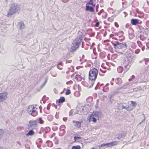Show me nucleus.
Listing matches in <instances>:
<instances>
[{
  "label": "nucleus",
  "mask_w": 149,
  "mask_h": 149,
  "mask_svg": "<svg viewBox=\"0 0 149 149\" xmlns=\"http://www.w3.org/2000/svg\"><path fill=\"white\" fill-rule=\"evenodd\" d=\"M98 73V70L94 68L90 70L89 73V87H92L95 83V81L97 78Z\"/></svg>",
  "instance_id": "f257e3e1"
},
{
  "label": "nucleus",
  "mask_w": 149,
  "mask_h": 149,
  "mask_svg": "<svg viewBox=\"0 0 149 149\" xmlns=\"http://www.w3.org/2000/svg\"><path fill=\"white\" fill-rule=\"evenodd\" d=\"M112 43L114 47L116 49H124V50H126L127 47V45L126 42H122L121 40L119 41H116L114 43Z\"/></svg>",
  "instance_id": "f03ea898"
},
{
  "label": "nucleus",
  "mask_w": 149,
  "mask_h": 149,
  "mask_svg": "<svg viewBox=\"0 0 149 149\" xmlns=\"http://www.w3.org/2000/svg\"><path fill=\"white\" fill-rule=\"evenodd\" d=\"M82 39L81 36H79L73 41L72 43L73 45L72 46L71 50V52L74 51L78 48L81 42Z\"/></svg>",
  "instance_id": "7ed1b4c3"
},
{
  "label": "nucleus",
  "mask_w": 149,
  "mask_h": 149,
  "mask_svg": "<svg viewBox=\"0 0 149 149\" xmlns=\"http://www.w3.org/2000/svg\"><path fill=\"white\" fill-rule=\"evenodd\" d=\"M19 10V6L17 4H13L11 5L7 16L8 17H11L12 15L18 12Z\"/></svg>",
  "instance_id": "20e7f679"
},
{
  "label": "nucleus",
  "mask_w": 149,
  "mask_h": 149,
  "mask_svg": "<svg viewBox=\"0 0 149 149\" xmlns=\"http://www.w3.org/2000/svg\"><path fill=\"white\" fill-rule=\"evenodd\" d=\"M139 32L143 33V34H141L140 36V38L142 40H144L145 39L147 38L148 30L147 28H144L142 26L139 27Z\"/></svg>",
  "instance_id": "39448f33"
},
{
  "label": "nucleus",
  "mask_w": 149,
  "mask_h": 149,
  "mask_svg": "<svg viewBox=\"0 0 149 149\" xmlns=\"http://www.w3.org/2000/svg\"><path fill=\"white\" fill-rule=\"evenodd\" d=\"M27 126L29 128L35 129L38 126L37 121L35 120H31L29 121Z\"/></svg>",
  "instance_id": "423d86ee"
},
{
  "label": "nucleus",
  "mask_w": 149,
  "mask_h": 149,
  "mask_svg": "<svg viewBox=\"0 0 149 149\" xmlns=\"http://www.w3.org/2000/svg\"><path fill=\"white\" fill-rule=\"evenodd\" d=\"M123 63L125 69H126V70H125V72L129 70L132 64V61H130L127 58L126 60H124Z\"/></svg>",
  "instance_id": "0eeeda50"
},
{
  "label": "nucleus",
  "mask_w": 149,
  "mask_h": 149,
  "mask_svg": "<svg viewBox=\"0 0 149 149\" xmlns=\"http://www.w3.org/2000/svg\"><path fill=\"white\" fill-rule=\"evenodd\" d=\"M8 93H0V102H2L6 99V95Z\"/></svg>",
  "instance_id": "6e6552de"
},
{
  "label": "nucleus",
  "mask_w": 149,
  "mask_h": 149,
  "mask_svg": "<svg viewBox=\"0 0 149 149\" xmlns=\"http://www.w3.org/2000/svg\"><path fill=\"white\" fill-rule=\"evenodd\" d=\"M142 21L137 19H132L131 20V23L133 25H136L137 24L141 23Z\"/></svg>",
  "instance_id": "1a4fd4ad"
},
{
  "label": "nucleus",
  "mask_w": 149,
  "mask_h": 149,
  "mask_svg": "<svg viewBox=\"0 0 149 149\" xmlns=\"http://www.w3.org/2000/svg\"><path fill=\"white\" fill-rule=\"evenodd\" d=\"M27 111L29 115H31L33 116H36L38 114V112L36 110H33L31 111H30L29 110H28Z\"/></svg>",
  "instance_id": "9d476101"
},
{
  "label": "nucleus",
  "mask_w": 149,
  "mask_h": 149,
  "mask_svg": "<svg viewBox=\"0 0 149 149\" xmlns=\"http://www.w3.org/2000/svg\"><path fill=\"white\" fill-rule=\"evenodd\" d=\"M92 115L98 119L99 117L101 116V113L100 111H96L93 112Z\"/></svg>",
  "instance_id": "9b49d317"
},
{
  "label": "nucleus",
  "mask_w": 149,
  "mask_h": 149,
  "mask_svg": "<svg viewBox=\"0 0 149 149\" xmlns=\"http://www.w3.org/2000/svg\"><path fill=\"white\" fill-rule=\"evenodd\" d=\"M85 10L86 11H89L91 12H94V8L93 7L89 6L87 4L86 5Z\"/></svg>",
  "instance_id": "f8f14e48"
},
{
  "label": "nucleus",
  "mask_w": 149,
  "mask_h": 149,
  "mask_svg": "<svg viewBox=\"0 0 149 149\" xmlns=\"http://www.w3.org/2000/svg\"><path fill=\"white\" fill-rule=\"evenodd\" d=\"M123 31H121L117 34V35L119 37V38H121V39H118L119 40H122L124 39L125 37L123 35Z\"/></svg>",
  "instance_id": "ddd939ff"
},
{
  "label": "nucleus",
  "mask_w": 149,
  "mask_h": 149,
  "mask_svg": "<svg viewBox=\"0 0 149 149\" xmlns=\"http://www.w3.org/2000/svg\"><path fill=\"white\" fill-rule=\"evenodd\" d=\"M97 118H96L95 117L93 116L92 115H91V116H90L88 118V120L90 121L91 120L94 123H95L96 122L97 119Z\"/></svg>",
  "instance_id": "4468645a"
},
{
  "label": "nucleus",
  "mask_w": 149,
  "mask_h": 149,
  "mask_svg": "<svg viewBox=\"0 0 149 149\" xmlns=\"http://www.w3.org/2000/svg\"><path fill=\"white\" fill-rule=\"evenodd\" d=\"M115 81L116 84L120 86L122 83V81L120 78H118L115 79Z\"/></svg>",
  "instance_id": "2eb2a0df"
},
{
  "label": "nucleus",
  "mask_w": 149,
  "mask_h": 149,
  "mask_svg": "<svg viewBox=\"0 0 149 149\" xmlns=\"http://www.w3.org/2000/svg\"><path fill=\"white\" fill-rule=\"evenodd\" d=\"M65 101V99L63 97H61L58 100H56V102L59 103H63Z\"/></svg>",
  "instance_id": "dca6fc26"
},
{
  "label": "nucleus",
  "mask_w": 149,
  "mask_h": 149,
  "mask_svg": "<svg viewBox=\"0 0 149 149\" xmlns=\"http://www.w3.org/2000/svg\"><path fill=\"white\" fill-rule=\"evenodd\" d=\"M131 55H130V56H129V57H127V58L130 61H131L132 62V63H134V60L136 58V56H131Z\"/></svg>",
  "instance_id": "f3484780"
},
{
  "label": "nucleus",
  "mask_w": 149,
  "mask_h": 149,
  "mask_svg": "<svg viewBox=\"0 0 149 149\" xmlns=\"http://www.w3.org/2000/svg\"><path fill=\"white\" fill-rule=\"evenodd\" d=\"M35 133L33 130H31L27 133L26 134V136H32Z\"/></svg>",
  "instance_id": "a211bd4d"
},
{
  "label": "nucleus",
  "mask_w": 149,
  "mask_h": 149,
  "mask_svg": "<svg viewBox=\"0 0 149 149\" xmlns=\"http://www.w3.org/2000/svg\"><path fill=\"white\" fill-rule=\"evenodd\" d=\"M75 122L76 123L74 125L75 126H76L78 128H80L81 127V122H79V121H74V122Z\"/></svg>",
  "instance_id": "6ab92c4d"
},
{
  "label": "nucleus",
  "mask_w": 149,
  "mask_h": 149,
  "mask_svg": "<svg viewBox=\"0 0 149 149\" xmlns=\"http://www.w3.org/2000/svg\"><path fill=\"white\" fill-rule=\"evenodd\" d=\"M18 24L19 25V28L21 29H24V24L23 22H21L18 23Z\"/></svg>",
  "instance_id": "aec40b11"
},
{
  "label": "nucleus",
  "mask_w": 149,
  "mask_h": 149,
  "mask_svg": "<svg viewBox=\"0 0 149 149\" xmlns=\"http://www.w3.org/2000/svg\"><path fill=\"white\" fill-rule=\"evenodd\" d=\"M75 79L78 81H80L81 80L82 77L80 75L77 74L76 75Z\"/></svg>",
  "instance_id": "412c9836"
},
{
  "label": "nucleus",
  "mask_w": 149,
  "mask_h": 149,
  "mask_svg": "<svg viewBox=\"0 0 149 149\" xmlns=\"http://www.w3.org/2000/svg\"><path fill=\"white\" fill-rule=\"evenodd\" d=\"M36 120L37 121V123H38L40 124H43L44 123V121L41 118L37 119Z\"/></svg>",
  "instance_id": "4be33fe9"
},
{
  "label": "nucleus",
  "mask_w": 149,
  "mask_h": 149,
  "mask_svg": "<svg viewBox=\"0 0 149 149\" xmlns=\"http://www.w3.org/2000/svg\"><path fill=\"white\" fill-rule=\"evenodd\" d=\"M123 70V68L121 66H119L117 68V71L119 73H122Z\"/></svg>",
  "instance_id": "5701e85b"
},
{
  "label": "nucleus",
  "mask_w": 149,
  "mask_h": 149,
  "mask_svg": "<svg viewBox=\"0 0 149 149\" xmlns=\"http://www.w3.org/2000/svg\"><path fill=\"white\" fill-rule=\"evenodd\" d=\"M46 143L47 146H48V147H52L53 144L52 142L51 141H47Z\"/></svg>",
  "instance_id": "b1692460"
},
{
  "label": "nucleus",
  "mask_w": 149,
  "mask_h": 149,
  "mask_svg": "<svg viewBox=\"0 0 149 149\" xmlns=\"http://www.w3.org/2000/svg\"><path fill=\"white\" fill-rule=\"evenodd\" d=\"M131 105H132V107L133 108V109H134L137 104L135 102L133 101H131Z\"/></svg>",
  "instance_id": "393cba45"
},
{
  "label": "nucleus",
  "mask_w": 149,
  "mask_h": 149,
  "mask_svg": "<svg viewBox=\"0 0 149 149\" xmlns=\"http://www.w3.org/2000/svg\"><path fill=\"white\" fill-rule=\"evenodd\" d=\"M65 131L60 130L59 132V135L60 136H63L64 135Z\"/></svg>",
  "instance_id": "a878e982"
},
{
  "label": "nucleus",
  "mask_w": 149,
  "mask_h": 149,
  "mask_svg": "<svg viewBox=\"0 0 149 149\" xmlns=\"http://www.w3.org/2000/svg\"><path fill=\"white\" fill-rule=\"evenodd\" d=\"M50 73L54 77H55L57 75V73L55 71H51Z\"/></svg>",
  "instance_id": "bb28decb"
},
{
  "label": "nucleus",
  "mask_w": 149,
  "mask_h": 149,
  "mask_svg": "<svg viewBox=\"0 0 149 149\" xmlns=\"http://www.w3.org/2000/svg\"><path fill=\"white\" fill-rule=\"evenodd\" d=\"M109 87H106L104 86L103 89V91L104 92H107L109 91Z\"/></svg>",
  "instance_id": "cd10ccee"
},
{
  "label": "nucleus",
  "mask_w": 149,
  "mask_h": 149,
  "mask_svg": "<svg viewBox=\"0 0 149 149\" xmlns=\"http://www.w3.org/2000/svg\"><path fill=\"white\" fill-rule=\"evenodd\" d=\"M72 149H80L81 147L79 146H73L72 148Z\"/></svg>",
  "instance_id": "c85d7f7f"
},
{
  "label": "nucleus",
  "mask_w": 149,
  "mask_h": 149,
  "mask_svg": "<svg viewBox=\"0 0 149 149\" xmlns=\"http://www.w3.org/2000/svg\"><path fill=\"white\" fill-rule=\"evenodd\" d=\"M111 143L112 146H113L117 145L118 144V141H114Z\"/></svg>",
  "instance_id": "c756f323"
},
{
  "label": "nucleus",
  "mask_w": 149,
  "mask_h": 149,
  "mask_svg": "<svg viewBox=\"0 0 149 149\" xmlns=\"http://www.w3.org/2000/svg\"><path fill=\"white\" fill-rule=\"evenodd\" d=\"M107 147L106 143H103L101 145H99L98 146V147L99 148H101L102 147Z\"/></svg>",
  "instance_id": "7c9ffc66"
},
{
  "label": "nucleus",
  "mask_w": 149,
  "mask_h": 149,
  "mask_svg": "<svg viewBox=\"0 0 149 149\" xmlns=\"http://www.w3.org/2000/svg\"><path fill=\"white\" fill-rule=\"evenodd\" d=\"M133 109L131 107H129V106H128L127 107V108L126 109L128 111H130L132 110Z\"/></svg>",
  "instance_id": "2f4dec72"
},
{
  "label": "nucleus",
  "mask_w": 149,
  "mask_h": 149,
  "mask_svg": "<svg viewBox=\"0 0 149 149\" xmlns=\"http://www.w3.org/2000/svg\"><path fill=\"white\" fill-rule=\"evenodd\" d=\"M58 129V127L56 125H53L52 127V130L54 131H55L57 130Z\"/></svg>",
  "instance_id": "473e14b6"
},
{
  "label": "nucleus",
  "mask_w": 149,
  "mask_h": 149,
  "mask_svg": "<svg viewBox=\"0 0 149 149\" xmlns=\"http://www.w3.org/2000/svg\"><path fill=\"white\" fill-rule=\"evenodd\" d=\"M71 93L69 89H67L65 92V94L66 95H69Z\"/></svg>",
  "instance_id": "72a5a7b5"
},
{
  "label": "nucleus",
  "mask_w": 149,
  "mask_h": 149,
  "mask_svg": "<svg viewBox=\"0 0 149 149\" xmlns=\"http://www.w3.org/2000/svg\"><path fill=\"white\" fill-rule=\"evenodd\" d=\"M92 99L91 97H88L86 99V101L88 102H90L92 101Z\"/></svg>",
  "instance_id": "f704fd0d"
},
{
  "label": "nucleus",
  "mask_w": 149,
  "mask_h": 149,
  "mask_svg": "<svg viewBox=\"0 0 149 149\" xmlns=\"http://www.w3.org/2000/svg\"><path fill=\"white\" fill-rule=\"evenodd\" d=\"M74 141H75L76 140H77L81 139V137L79 136H74Z\"/></svg>",
  "instance_id": "c9c22d12"
},
{
  "label": "nucleus",
  "mask_w": 149,
  "mask_h": 149,
  "mask_svg": "<svg viewBox=\"0 0 149 149\" xmlns=\"http://www.w3.org/2000/svg\"><path fill=\"white\" fill-rule=\"evenodd\" d=\"M118 56L116 54H114L112 56V58L113 59H114L117 58Z\"/></svg>",
  "instance_id": "e433bc0d"
},
{
  "label": "nucleus",
  "mask_w": 149,
  "mask_h": 149,
  "mask_svg": "<svg viewBox=\"0 0 149 149\" xmlns=\"http://www.w3.org/2000/svg\"><path fill=\"white\" fill-rule=\"evenodd\" d=\"M107 147H112V144L111 143H106Z\"/></svg>",
  "instance_id": "4c0bfd02"
},
{
  "label": "nucleus",
  "mask_w": 149,
  "mask_h": 149,
  "mask_svg": "<svg viewBox=\"0 0 149 149\" xmlns=\"http://www.w3.org/2000/svg\"><path fill=\"white\" fill-rule=\"evenodd\" d=\"M51 105V104L50 103H49V104H48L47 107V108H45L46 109L49 110L50 109V107Z\"/></svg>",
  "instance_id": "58836bf2"
},
{
  "label": "nucleus",
  "mask_w": 149,
  "mask_h": 149,
  "mask_svg": "<svg viewBox=\"0 0 149 149\" xmlns=\"http://www.w3.org/2000/svg\"><path fill=\"white\" fill-rule=\"evenodd\" d=\"M142 115H143L144 118L142 120V121L138 124L139 125L141 124L142 123L144 122L145 121V120L146 119L145 117L144 114H143Z\"/></svg>",
  "instance_id": "ea45409f"
},
{
  "label": "nucleus",
  "mask_w": 149,
  "mask_h": 149,
  "mask_svg": "<svg viewBox=\"0 0 149 149\" xmlns=\"http://www.w3.org/2000/svg\"><path fill=\"white\" fill-rule=\"evenodd\" d=\"M44 112L46 114H49L50 113V111H49V110H48L47 111H46V109L45 108H44Z\"/></svg>",
  "instance_id": "a19ab883"
},
{
  "label": "nucleus",
  "mask_w": 149,
  "mask_h": 149,
  "mask_svg": "<svg viewBox=\"0 0 149 149\" xmlns=\"http://www.w3.org/2000/svg\"><path fill=\"white\" fill-rule=\"evenodd\" d=\"M120 106L122 107V109H126L127 108V107L128 106L127 105L125 106L123 104H121Z\"/></svg>",
  "instance_id": "79ce46f5"
},
{
  "label": "nucleus",
  "mask_w": 149,
  "mask_h": 149,
  "mask_svg": "<svg viewBox=\"0 0 149 149\" xmlns=\"http://www.w3.org/2000/svg\"><path fill=\"white\" fill-rule=\"evenodd\" d=\"M104 12V10L103 9L101 10L100 12L98 13V14L99 15H101L102 13Z\"/></svg>",
  "instance_id": "37998d69"
},
{
  "label": "nucleus",
  "mask_w": 149,
  "mask_h": 149,
  "mask_svg": "<svg viewBox=\"0 0 149 149\" xmlns=\"http://www.w3.org/2000/svg\"><path fill=\"white\" fill-rule=\"evenodd\" d=\"M32 109V105H30L27 108V110H28Z\"/></svg>",
  "instance_id": "c03bdc74"
},
{
  "label": "nucleus",
  "mask_w": 149,
  "mask_h": 149,
  "mask_svg": "<svg viewBox=\"0 0 149 149\" xmlns=\"http://www.w3.org/2000/svg\"><path fill=\"white\" fill-rule=\"evenodd\" d=\"M37 141L39 143H41L42 142V141L40 138H38L37 139Z\"/></svg>",
  "instance_id": "a18cd8bd"
},
{
  "label": "nucleus",
  "mask_w": 149,
  "mask_h": 149,
  "mask_svg": "<svg viewBox=\"0 0 149 149\" xmlns=\"http://www.w3.org/2000/svg\"><path fill=\"white\" fill-rule=\"evenodd\" d=\"M65 126L64 125H61L60 127V129H65Z\"/></svg>",
  "instance_id": "49530a36"
},
{
  "label": "nucleus",
  "mask_w": 149,
  "mask_h": 149,
  "mask_svg": "<svg viewBox=\"0 0 149 149\" xmlns=\"http://www.w3.org/2000/svg\"><path fill=\"white\" fill-rule=\"evenodd\" d=\"M140 51V50L139 49H136V50L135 51V54H138L139 52Z\"/></svg>",
  "instance_id": "de8ad7c7"
},
{
  "label": "nucleus",
  "mask_w": 149,
  "mask_h": 149,
  "mask_svg": "<svg viewBox=\"0 0 149 149\" xmlns=\"http://www.w3.org/2000/svg\"><path fill=\"white\" fill-rule=\"evenodd\" d=\"M46 130V128H43L42 127H41V130L42 132L43 133L45 132Z\"/></svg>",
  "instance_id": "09e8293b"
},
{
  "label": "nucleus",
  "mask_w": 149,
  "mask_h": 149,
  "mask_svg": "<svg viewBox=\"0 0 149 149\" xmlns=\"http://www.w3.org/2000/svg\"><path fill=\"white\" fill-rule=\"evenodd\" d=\"M99 5L97 4L96 6V11L97 12L98 11Z\"/></svg>",
  "instance_id": "8fccbe9b"
},
{
  "label": "nucleus",
  "mask_w": 149,
  "mask_h": 149,
  "mask_svg": "<svg viewBox=\"0 0 149 149\" xmlns=\"http://www.w3.org/2000/svg\"><path fill=\"white\" fill-rule=\"evenodd\" d=\"M100 23L99 22H97L95 25V26L96 27H99V25Z\"/></svg>",
  "instance_id": "3c124183"
},
{
  "label": "nucleus",
  "mask_w": 149,
  "mask_h": 149,
  "mask_svg": "<svg viewBox=\"0 0 149 149\" xmlns=\"http://www.w3.org/2000/svg\"><path fill=\"white\" fill-rule=\"evenodd\" d=\"M115 26L117 28L119 27V26L118 23L117 22H115L114 23Z\"/></svg>",
  "instance_id": "603ef678"
},
{
  "label": "nucleus",
  "mask_w": 149,
  "mask_h": 149,
  "mask_svg": "<svg viewBox=\"0 0 149 149\" xmlns=\"http://www.w3.org/2000/svg\"><path fill=\"white\" fill-rule=\"evenodd\" d=\"M57 67L60 70H61L63 68L62 66H59V65H57Z\"/></svg>",
  "instance_id": "864d4df0"
},
{
  "label": "nucleus",
  "mask_w": 149,
  "mask_h": 149,
  "mask_svg": "<svg viewBox=\"0 0 149 149\" xmlns=\"http://www.w3.org/2000/svg\"><path fill=\"white\" fill-rule=\"evenodd\" d=\"M72 61L71 60H67L66 61V63H70Z\"/></svg>",
  "instance_id": "5fc2aeb1"
},
{
  "label": "nucleus",
  "mask_w": 149,
  "mask_h": 149,
  "mask_svg": "<svg viewBox=\"0 0 149 149\" xmlns=\"http://www.w3.org/2000/svg\"><path fill=\"white\" fill-rule=\"evenodd\" d=\"M149 61V58H146L145 60V64H146V62Z\"/></svg>",
  "instance_id": "6e6d98bb"
},
{
  "label": "nucleus",
  "mask_w": 149,
  "mask_h": 149,
  "mask_svg": "<svg viewBox=\"0 0 149 149\" xmlns=\"http://www.w3.org/2000/svg\"><path fill=\"white\" fill-rule=\"evenodd\" d=\"M132 45L133 48H134L135 47V44L134 42L132 43Z\"/></svg>",
  "instance_id": "4d7b16f0"
},
{
  "label": "nucleus",
  "mask_w": 149,
  "mask_h": 149,
  "mask_svg": "<svg viewBox=\"0 0 149 149\" xmlns=\"http://www.w3.org/2000/svg\"><path fill=\"white\" fill-rule=\"evenodd\" d=\"M114 80V79L113 78H112V79H111V81L110 82V83L111 85H113V83L112 82V81H113Z\"/></svg>",
  "instance_id": "13d9d810"
},
{
  "label": "nucleus",
  "mask_w": 149,
  "mask_h": 149,
  "mask_svg": "<svg viewBox=\"0 0 149 149\" xmlns=\"http://www.w3.org/2000/svg\"><path fill=\"white\" fill-rule=\"evenodd\" d=\"M130 24H127L125 25L126 27L127 28H129L130 27Z\"/></svg>",
  "instance_id": "bf43d9fd"
},
{
  "label": "nucleus",
  "mask_w": 149,
  "mask_h": 149,
  "mask_svg": "<svg viewBox=\"0 0 149 149\" xmlns=\"http://www.w3.org/2000/svg\"><path fill=\"white\" fill-rule=\"evenodd\" d=\"M99 84V83H97V85H96V86H95V90H97V89L98 88V84Z\"/></svg>",
  "instance_id": "052dcab7"
},
{
  "label": "nucleus",
  "mask_w": 149,
  "mask_h": 149,
  "mask_svg": "<svg viewBox=\"0 0 149 149\" xmlns=\"http://www.w3.org/2000/svg\"><path fill=\"white\" fill-rule=\"evenodd\" d=\"M108 20L109 21L111 22H112L113 20L112 19H111L110 17H109L108 19Z\"/></svg>",
  "instance_id": "680f3d73"
},
{
  "label": "nucleus",
  "mask_w": 149,
  "mask_h": 149,
  "mask_svg": "<svg viewBox=\"0 0 149 149\" xmlns=\"http://www.w3.org/2000/svg\"><path fill=\"white\" fill-rule=\"evenodd\" d=\"M63 120L65 121H66L67 120V118L66 117H64L63 118Z\"/></svg>",
  "instance_id": "e2e57ef3"
},
{
  "label": "nucleus",
  "mask_w": 149,
  "mask_h": 149,
  "mask_svg": "<svg viewBox=\"0 0 149 149\" xmlns=\"http://www.w3.org/2000/svg\"><path fill=\"white\" fill-rule=\"evenodd\" d=\"M72 112L71 111H70L69 113V115L70 116H72Z\"/></svg>",
  "instance_id": "0e129e2a"
},
{
  "label": "nucleus",
  "mask_w": 149,
  "mask_h": 149,
  "mask_svg": "<svg viewBox=\"0 0 149 149\" xmlns=\"http://www.w3.org/2000/svg\"><path fill=\"white\" fill-rule=\"evenodd\" d=\"M32 109L34 110L36 109L37 108L35 107H34L33 105H32Z\"/></svg>",
  "instance_id": "69168bd1"
},
{
  "label": "nucleus",
  "mask_w": 149,
  "mask_h": 149,
  "mask_svg": "<svg viewBox=\"0 0 149 149\" xmlns=\"http://www.w3.org/2000/svg\"><path fill=\"white\" fill-rule=\"evenodd\" d=\"M124 13L125 14V17H126V16H127V14L126 12H124Z\"/></svg>",
  "instance_id": "338daca9"
},
{
  "label": "nucleus",
  "mask_w": 149,
  "mask_h": 149,
  "mask_svg": "<svg viewBox=\"0 0 149 149\" xmlns=\"http://www.w3.org/2000/svg\"><path fill=\"white\" fill-rule=\"evenodd\" d=\"M91 3H92V4H91V5H92L93 7H95V4H94V3L93 2H91Z\"/></svg>",
  "instance_id": "774afa93"
}]
</instances>
